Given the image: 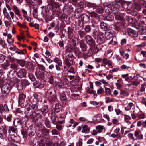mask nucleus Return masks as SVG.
I'll return each instance as SVG.
<instances>
[{
  "label": "nucleus",
  "instance_id": "774afa93",
  "mask_svg": "<svg viewBox=\"0 0 146 146\" xmlns=\"http://www.w3.org/2000/svg\"><path fill=\"white\" fill-rule=\"evenodd\" d=\"M82 140L81 139H79L78 142L76 144V146H82Z\"/></svg>",
  "mask_w": 146,
  "mask_h": 146
},
{
  "label": "nucleus",
  "instance_id": "f704fd0d",
  "mask_svg": "<svg viewBox=\"0 0 146 146\" xmlns=\"http://www.w3.org/2000/svg\"><path fill=\"white\" fill-rule=\"evenodd\" d=\"M87 92L89 94H93V97L96 98L97 96V95L95 94L96 92L88 88L87 90Z\"/></svg>",
  "mask_w": 146,
  "mask_h": 146
},
{
  "label": "nucleus",
  "instance_id": "6e6d98bb",
  "mask_svg": "<svg viewBox=\"0 0 146 146\" xmlns=\"http://www.w3.org/2000/svg\"><path fill=\"white\" fill-rule=\"evenodd\" d=\"M111 136L113 138H119L121 137V136L120 133H113L111 135Z\"/></svg>",
  "mask_w": 146,
  "mask_h": 146
},
{
  "label": "nucleus",
  "instance_id": "4be33fe9",
  "mask_svg": "<svg viewBox=\"0 0 146 146\" xmlns=\"http://www.w3.org/2000/svg\"><path fill=\"white\" fill-rule=\"evenodd\" d=\"M10 64L8 62H6L1 64V67L5 70H7L10 68Z\"/></svg>",
  "mask_w": 146,
  "mask_h": 146
},
{
  "label": "nucleus",
  "instance_id": "5fc2aeb1",
  "mask_svg": "<svg viewBox=\"0 0 146 146\" xmlns=\"http://www.w3.org/2000/svg\"><path fill=\"white\" fill-rule=\"evenodd\" d=\"M103 7L102 6L98 7L96 9V12L98 13H101L103 11Z\"/></svg>",
  "mask_w": 146,
  "mask_h": 146
},
{
  "label": "nucleus",
  "instance_id": "49530a36",
  "mask_svg": "<svg viewBox=\"0 0 146 146\" xmlns=\"http://www.w3.org/2000/svg\"><path fill=\"white\" fill-rule=\"evenodd\" d=\"M29 78L33 82L35 81L36 80V78L34 75L31 73H29L28 75Z\"/></svg>",
  "mask_w": 146,
  "mask_h": 146
},
{
  "label": "nucleus",
  "instance_id": "6e6552de",
  "mask_svg": "<svg viewBox=\"0 0 146 146\" xmlns=\"http://www.w3.org/2000/svg\"><path fill=\"white\" fill-rule=\"evenodd\" d=\"M19 80L17 78H8L7 82L10 85H13L19 81Z\"/></svg>",
  "mask_w": 146,
  "mask_h": 146
},
{
  "label": "nucleus",
  "instance_id": "1a4fd4ad",
  "mask_svg": "<svg viewBox=\"0 0 146 146\" xmlns=\"http://www.w3.org/2000/svg\"><path fill=\"white\" fill-rule=\"evenodd\" d=\"M27 74V72L26 70L24 69H20L17 72V76L20 78H22L26 76Z\"/></svg>",
  "mask_w": 146,
  "mask_h": 146
},
{
  "label": "nucleus",
  "instance_id": "0eeeda50",
  "mask_svg": "<svg viewBox=\"0 0 146 146\" xmlns=\"http://www.w3.org/2000/svg\"><path fill=\"white\" fill-rule=\"evenodd\" d=\"M85 40L87 43L90 46H94L95 44V41L92 37L87 35L85 38Z\"/></svg>",
  "mask_w": 146,
  "mask_h": 146
},
{
  "label": "nucleus",
  "instance_id": "e2e57ef3",
  "mask_svg": "<svg viewBox=\"0 0 146 146\" xmlns=\"http://www.w3.org/2000/svg\"><path fill=\"white\" fill-rule=\"evenodd\" d=\"M93 50L92 49L90 48L88 50V52L87 54L88 56H91L93 54Z\"/></svg>",
  "mask_w": 146,
  "mask_h": 146
},
{
  "label": "nucleus",
  "instance_id": "aec40b11",
  "mask_svg": "<svg viewBox=\"0 0 146 146\" xmlns=\"http://www.w3.org/2000/svg\"><path fill=\"white\" fill-rule=\"evenodd\" d=\"M49 130L46 128H44L41 129L40 133H41V136L44 137L48 133Z\"/></svg>",
  "mask_w": 146,
  "mask_h": 146
},
{
  "label": "nucleus",
  "instance_id": "393cba45",
  "mask_svg": "<svg viewBox=\"0 0 146 146\" xmlns=\"http://www.w3.org/2000/svg\"><path fill=\"white\" fill-rule=\"evenodd\" d=\"M82 133H89L90 128L87 125H85L82 127Z\"/></svg>",
  "mask_w": 146,
  "mask_h": 146
},
{
  "label": "nucleus",
  "instance_id": "a19ab883",
  "mask_svg": "<svg viewBox=\"0 0 146 146\" xmlns=\"http://www.w3.org/2000/svg\"><path fill=\"white\" fill-rule=\"evenodd\" d=\"M89 13L92 17H94L98 19H99V15L96 13L94 12H90Z\"/></svg>",
  "mask_w": 146,
  "mask_h": 146
},
{
  "label": "nucleus",
  "instance_id": "0e129e2a",
  "mask_svg": "<svg viewBox=\"0 0 146 146\" xmlns=\"http://www.w3.org/2000/svg\"><path fill=\"white\" fill-rule=\"evenodd\" d=\"M44 83H39L37 87H36V88H39L40 89H41L44 87Z\"/></svg>",
  "mask_w": 146,
  "mask_h": 146
},
{
  "label": "nucleus",
  "instance_id": "338daca9",
  "mask_svg": "<svg viewBox=\"0 0 146 146\" xmlns=\"http://www.w3.org/2000/svg\"><path fill=\"white\" fill-rule=\"evenodd\" d=\"M66 56L67 59L70 58H71L73 56L72 53L71 52H66Z\"/></svg>",
  "mask_w": 146,
  "mask_h": 146
},
{
  "label": "nucleus",
  "instance_id": "69168bd1",
  "mask_svg": "<svg viewBox=\"0 0 146 146\" xmlns=\"http://www.w3.org/2000/svg\"><path fill=\"white\" fill-rule=\"evenodd\" d=\"M45 124L46 127L48 128H50V122L49 121L47 120H46L45 122Z\"/></svg>",
  "mask_w": 146,
  "mask_h": 146
},
{
  "label": "nucleus",
  "instance_id": "39448f33",
  "mask_svg": "<svg viewBox=\"0 0 146 146\" xmlns=\"http://www.w3.org/2000/svg\"><path fill=\"white\" fill-rule=\"evenodd\" d=\"M11 89V86L9 84L7 83L4 85L1 88V91L3 94L6 96L9 94Z\"/></svg>",
  "mask_w": 146,
  "mask_h": 146
},
{
  "label": "nucleus",
  "instance_id": "58836bf2",
  "mask_svg": "<svg viewBox=\"0 0 146 146\" xmlns=\"http://www.w3.org/2000/svg\"><path fill=\"white\" fill-rule=\"evenodd\" d=\"M81 17L85 22H87L89 19V16L86 14H83L81 16Z\"/></svg>",
  "mask_w": 146,
  "mask_h": 146
},
{
  "label": "nucleus",
  "instance_id": "79ce46f5",
  "mask_svg": "<svg viewBox=\"0 0 146 146\" xmlns=\"http://www.w3.org/2000/svg\"><path fill=\"white\" fill-rule=\"evenodd\" d=\"M68 77L70 80H76V82H79V79L78 76L69 75H68Z\"/></svg>",
  "mask_w": 146,
  "mask_h": 146
},
{
  "label": "nucleus",
  "instance_id": "13d9d810",
  "mask_svg": "<svg viewBox=\"0 0 146 146\" xmlns=\"http://www.w3.org/2000/svg\"><path fill=\"white\" fill-rule=\"evenodd\" d=\"M9 77L8 78H13L15 76V73H14L13 70H10V71H9Z\"/></svg>",
  "mask_w": 146,
  "mask_h": 146
},
{
  "label": "nucleus",
  "instance_id": "6ab92c4d",
  "mask_svg": "<svg viewBox=\"0 0 146 146\" xmlns=\"http://www.w3.org/2000/svg\"><path fill=\"white\" fill-rule=\"evenodd\" d=\"M60 99L64 104H66L67 102V100L66 98V95L64 93H61L60 95Z\"/></svg>",
  "mask_w": 146,
  "mask_h": 146
},
{
  "label": "nucleus",
  "instance_id": "2f4dec72",
  "mask_svg": "<svg viewBox=\"0 0 146 146\" xmlns=\"http://www.w3.org/2000/svg\"><path fill=\"white\" fill-rule=\"evenodd\" d=\"M9 67L11 69L10 70H13L14 73H15L16 71L15 70L17 69L18 65L17 64L13 63Z\"/></svg>",
  "mask_w": 146,
  "mask_h": 146
},
{
  "label": "nucleus",
  "instance_id": "b1692460",
  "mask_svg": "<svg viewBox=\"0 0 146 146\" xmlns=\"http://www.w3.org/2000/svg\"><path fill=\"white\" fill-rule=\"evenodd\" d=\"M74 52L76 56L79 58H82L83 56V53L80 50L78 49H76Z\"/></svg>",
  "mask_w": 146,
  "mask_h": 146
},
{
  "label": "nucleus",
  "instance_id": "dca6fc26",
  "mask_svg": "<svg viewBox=\"0 0 146 146\" xmlns=\"http://www.w3.org/2000/svg\"><path fill=\"white\" fill-rule=\"evenodd\" d=\"M48 111V105H44L41 108L40 110H39V112L40 114L41 112H42V114L45 115Z\"/></svg>",
  "mask_w": 146,
  "mask_h": 146
},
{
  "label": "nucleus",
  "instance_id": "c85d7f7f",
  "mask_svg": "<svg viewBox=\"0 0 146 146\" xmlns=\"http://www.w3.org/2000/svg\"><path fill=\"white\" fill-rule=\"evenodd\" d=\"M105 35L106 38V42H108V40H110L112 38V34H110V33H106L105 34Z\"/></svg>",
  "mask_w": 146,
  "mask_h": 146
},
{
  "label": "nucleus",
  "instance_id": "052dcab7",
  "mask_svg": "<svg viewBox=\"0 0 146 146\" xmlns=\"http://www.w3.org/2000/svg\"><path fill=\"white\" fill-rule=\"evenodd\" d=\"M5 56L3 54H0V62H3L5 60Z\"/></svg>",
  "mask_w": 146,
  "mask_h": 146
},
{
  "label": "nucleus",
  "instance_id": "2eb2a0df",
  "mask_svg": "<svg viewBox=\"0 0 146 146\" xmlns=\"http://www.w3.org/2000/svg\"><path fill=\"white\" fill-rule=\"evenodd\" d=\"M47 95L48 96V97L56 95L55 91L54 88H51L48 89L47 92Z\"/></svg>",
  "mask_w": 146,
  "mask_h": 146
},
{
  "label": "nucleus",
  "instance_id": "20e7f679",
  "mask_svg": "<svg viewBox=\"0 0 146 146\" xmlns=\"http://www.w3.org/2000/svg\"><path fill=\"white\" fill-rule=\"evenodd\" d=\"M9 110L7 105L5 104L3 106L0 107V112L4 117H6L7 115L9 113Z\"/></svg>",
  "mask_w": 146,
  "mask_h": 146
},
{
  "label": "nucleus",
  "instance_id": "f257e3e1",
  "mask_svg": "<svg viewBox=\"0 0 146 146\" xmlns=\"http://www.w3.org/2000/svg\"><path fill=\"white\" fill-rule=\"evenodd\" d=\"M26 110L25 112V117L27 119L29 118L33 121L35 122L36 124L38 126L41 125L43 121L42 116L41 114L38 112L32 111L30 106L25 108Z\"/></svg>",
  "mask_w": 146,
  "mask_h": 146
},
{
  "label": "nucleus",
  "instance_id": "603ef678",
  "mask_svg": "<svg viewBox=\"0 0 146 146\" xmlns=\"http://www.w3.org/2000/svg\"><path fill=\"white\" fill-rule=\"evenodd\" d=\"M74 122V120L73 119H71L68 123L67 126L69 127H71L73 125Z\"/></svg>",
  "mask_w": 146,
  "mask_h": 146
},
{
  "label": "nucleus",
  "instance_id": "3c124183",
  "mask_svg": "<svg viewBox=\"0 0 146 146\" xmlns=\"http://www.w3.org/2000/svg\"><path fill=\"white\" fill-rule=\"evenodd\" d=\"M108 44H115L117 43L116 38L114 37H113L112 38V39L109 42H108Z\"/></svg>",
  "mask_w": 146,
  "mask_h": 146
},
{
  "label": "nucleus",
  "instance_id": "c03bdc74",
  "mask_svg": "<svg viewBox=\"0 0 146 146\" xmlns=\"http://www.w3.org/2000/svg\"><path fill=\"white\" fill-rule=\"evenodd\" d=\"M138 19H140V22L142 24L146 25V17L141 18V16H139V17Z\"/></svg>",
  "mask_w": 146,
  "mask_h": 146
},
{
  "label": "nucleus",
  "instance_id": "7ed1b4c3",
  "mask_svg": "<svg viewBox=\"0 0 146 146\" xmlns=\"http://www.w3.org/2000/svg\"><path fill=\"white\" fill-rule=\"evenodd\" d=\"M93 36L94 37L97 36V42L98 44H102L106 42L104 36L101 35L99 34L97 31H94L93 33Z\"/></svg>",
  "mask_w": 146,
  "mask_h": 146
},
{
  "label": "nucleus",
  "instance_id": "9b49d317",
  "mask_svg": "<svg viewBox=\"0 0 146 146\" xmlns=\"http://www.w3.org/2000/svg\"><path fill=\"white\" fill-rule=\"evenodd\" d=\"M41 96H40L39 95L36 93H35L33 94V95L29 100V102L31 103L35 100L36 102H38Z\"/></svg>",
  "mask_w": 146,
  "mask_h": 146
},
{
  "label": "nucleus",
  "instance_id": "423d86ee",
  "mask_svg": "<svg viewBox=\"0 0 146 146\" xmlns=\"http://www.w3.org/2000/svg\"><path fill=\"white\" fill-rule=\"evenodd\" d=\"M8 138L9 141L12 143H17L20 141L19 137L14 135L10 134Z\"/></svg>",
  "mask_w": 146,
  "mask_h": 146
},
{
  "label": "nucleus",
  "instance_id": "680f3d73",
  "mask_svg": "<svg viewBox=\"0 0 146 146\" xmlns=\"http://www.w3.org/2000/svg\"><path fill=\"white\" fill-rule=\"evenodd\" d=\"M78 34L80 36V37L82 38L85 35V33L84 31L80 30L78 31Z\"/></svg>",
  "mask_w": 146,
  "mask_h": 146
},
{
  "label": "nucleus",
  "instance_id": "8fccbe9b",
  "mask_svg": "<svg viewBox=\"0 0 146 146\" xmlns=\"http://www.w3.org/2000/svg\"><path fill=\"white\" fill-rule=\"evenodd\" d=\"M105 92L106 95L108 96L109 95L111 94V90L109 88L105 87Z\"/></svg>",
  "mask_w": 146,
  "mask_h": 146
},
{
  "label": "nucleus",
  "instance_id": "4d7b16f0",
  "mask_svg": "<svg viewBox=\"0 0 146 146\" xmlns=\"http://www.w3.org/2000/svg\"><path fill=\"white\" fill-rule=\"evenodd\" d=\"M123 116L124 117L125 121L127 123L129 122V120L131 119L130 117L128 115L125 114H124Z\"/></svg>",
  "mask_w": 146,
  "mask_h": 146
},
{
  "label": "nucleus",
  "instance_id": "de8ad7c7",
  "mask_svg": "<svg viewBox=\"0 0 146 146\" xmlns=\"http://www.w3.org/2000/svg\"><path fill=\"white\" fill-rule=\"evenodd\" d=\"M74 14L75 17L76 18L78 19L81 16V15H80L79 12L78 11V10L77 9H76L74 11Z\"/></svg>",
  "mask_w": 146,
  "mask_h": 146
},
{
  "label": "nucleus",
  "instance_id": "72a5a7b5",
  "mask_svg": "<svg viewBox=\"0 0 146 146\" xmlns=\"http://www.w3.org/2000/svg\"><path fill=\"white\" fill-rule=\"evenodd\" d=\"M48 97L49 102L51 104L54 103L56 100V95Z\"/></svg>",
  "mask_w": 146,
  "mask_h": 146
},
{
  "label": "nucleus",
  "instance_id": "a18cd8bd",
  "mask_svg": "<svg viewBox=\"0 0 146 146\" xmlns=\"http://www.w3.org/2000/svg\"><path fill=\"white\" fill-rule=\"evenodd\" d=\"M92 25L91 26L95 29H97L98 28V24L94 20H93L91 21Z\"/></svg>",
  "mask_w": 146,
  "mask_h": 146
},
{
  "label": "nucleus",
  "instance_id": "f3484780",
  "mask_svg": "<svg viewBox=\"0 0 146 146\" xmlns=\"http://www.w3.org/2000/svg\"><path fill=\"white\" fill-rule=\"evenodd\" d=\"M134 135L136 137V140H141L143 138V134H140L138 130H136L134 133Z\"/></svg>",
  "mask_w": 146,
  "mask_h": 146
},
{
  "label": "nucleus",
  "instance_id": "cd10ccee",
  "mask_svg": "<svg viewBox=\"0 0 146 146\" xmlns=\"http://www.w3.org/2000/svg\"><path fill=\"white\" fill-rule=\"evenodd\" d=\"M80 46L82 51L84 52L87 49L86 45L83 42H81L80 43Z\"/></svg>",
  "mask_w": 146,
  "mask_h": 146
},
{
  "label": "nucleus",
  "instance_id": "9d476101",
  "mask_svg": "<svg viewBox=\"0 0 146 146\" xmlns=\"http://www.w3.org/2000/svg\"><path fill=\"white\" fill-rule=\"evenodd\" d=\"M31 144L33 146H44V144L41 143V141H38L36 138L31 140Z\"/></svg>",
  "mask_w": 146,
  "mask_h": 146
},
{
  "label": "nucleus",
  "instance_id": "a878e982",
  "mask_svg": "<svg viewBox=\"0 0 146 146\" xmlns=\"http://www.w3.org/2000/svg\"><path fill=\"white\" fill-rule=\"evenodd\" d=\"M51 119L52 123L54 124H56L58 123V118L55 115L52 116L51 118Z\"/></svg>",
  "mask_w": 146,
  "mask_h": 146
},
{
  "label": "nucleus",
  "instance_id": "412c9836",
  "mask_svg": "<svg viewBox=\"0 0 146 146\" xmlns=\"http://www.w3.org/2000/svg\"><path fill=\"white\" fill-rule=\"evenodd\" d=\"M12 9L15 14L19 16H20V12L18 7L15 5H14L12 6Z\"/></svg>",
  "mask_w": 146,
  "mask_h": 146
},
{
  "label": "nucleus",
  "instance_id": "473e14b6",
  "mask_svg": "<svg viewBox=\"0 0 146 146\" xmlns=\"http://www.w3.org/2000/svg\"><path fill=\"white\" fill-rule=\"evenodd\" d=\"M123 25V23L122 22H117L115 23L114 26L117 30L119 29Z\"/></svg>",
  "mask_w": 146,
  "mask_h": 146
},
{
  "label": "nucleus",
  "instance_id": "bf43d9fd",
  "mask_svg": "<svg viewBox=\"0 0 146 146\" xmlns=\"http://www.w3.org/2000/svg\"><path fill=\"white\" fill-rule=\"evenodd\" d=\"M91 30L90 26L89 25H87L85 26V31L86 32H90Z\"/></svg>",
  "mask_w": 146,
  "mask_h": 146
},
{
  "label": "nucleus",
  "instance_id": "864d4df0",
  "mask_svg": "<svg viewBox=\"0 0 146 146\" xmlns=\"http://www.w3.org/2000/svg\"><path fill=\"white\" fill-rule=\"evenodd\" d=\"M105 18L106 20L108 21H111L113 19L114 17L111 15L109 14L106 16L105 17Z\"/></svg>",
  "mask_w": 146,
  "mask_h": 146
},
{
  "label": "nucleus",
  "instance_id": "c9c22d12",
  "mask_svg": "<svg viewBox=\"0 0 146 146\" xmlns=\"http://www.w3.org/2000/svg\"><path fill=\"white\" fill-rule=\"evenodd\" d=\"M96 129L98 133H100L102 132L103 130L105 128L104 126L99 125L96 126Z\"/></svg>",
  "mask_w": 146,
  "mask_h": 146
},
{
  "label": "nucleus",
  "instance_id": "ea45409f",
  "mask_svg": "<svg viewBox=\"0 0 146 146\" xmlns=\"http://www.w3.org/2000/svg\"><path fill=\"white\" fill-rule=\"evenodd\" d=\"M134 106V104L132 102H130L128 103V106L125 107V110L126 111H128L131 110L132 107Z\"/></svg>",
  "mask_w": 146,
  "mask_h": 146
},
{
  "label": "nucleus",
  "instance_id": "5701e85b",
  "mask_svg": "<svg viewBox=\"0 0 146 146\" xmlns=\"http://www.w3.org/2000/svg\"><path fill=\"white\" fill-rule=\"evenodd\" d=\"M110 5H108V6H106L104 8L105 9V11L106 13L107 14H109L110 13V12L112 11L113 12V10H115V11L116 9L114 8H113V9H112L110 8Z\"/></svg>",
  "mask_w": 146,
  "mask_h": 146
},
{
  "label": "nucleus",
  "instance_id": "c756f323",
  "mask_svg": "<svg viewBox=\"0 0 146 146\" xmlns=\"http://www.w3.org/2000/svg\"><path fill=\"white\" fill-rule=\"evenodd\" d=\"M21 84L24 86H28L29 85L30 83L26 79H22L21 80Z\"/></svg>",
  "mask_w": 146,
  "mask_h": 146
},
{
  "label": "nucleus",
  "instance_id": "4468645a",
  "mask_svg": "<svg viewBox=\"0 0 146 146\" xmlns=\"http://www.w3.org/2000/svg\"><path fill=\"white\" fill-rule=\"evenodd\" d=\"M7 133V129L6 127L0 129V137L1 138L4 139L6 136Z\"/></svg>",
  "mask_w": 146,
  "mask_h": 146
},
{
  "label": "nucleus",
  "instance_id": "09e8293b",
  "mask_svg": "<svg viewBox=\"0 0 146 146\" xmlns=\"http://www.w3.org/2000/svg\"><path fill=\"white\" fill-rule=\"evenodd\" d=\"M120 94L122 95L125 96H128L129 94L128 92L124 90H121Z\"/></svg>",
  "mask_w": 146,
  "mask_h": 146
},
{
  "label": "nucleus",
  "instance_id": "37998d69",
  "mask_svg": "<svg viewBox=\"0 0 146 146\" xmlns=\"http://www.w3.org/2000/svg\"><path fill=\"white\" fill-rule=\"evenodd\" d=\"M8 131L9 133L10 134H11L12 132L16 133L17 132V129L13 127H9V128Z\"/></svg>",
  "mask_w": 146,
  "mask_h": 146
},
{
  "label": "nucleus",
  "instance_id": "f8f14e48",
  "mask_svg": "<svg viewBox=\"0 0 146 146\" xmlns=\"http://www.w3.org/2000/svg\"><path fill=\"white\" fill-rule=\"evenodd\" d=\"M127 31L129 35L132 37H136L138 34L136 31L130 28H128Z\"/></svg>",
  "mask_w": 146,
  "mask_h": 146
},
{
  "label": "nucleus",
  "instance_id": "bb28decb",
  "mask_svg": "<svg viewBox=\"0 0 146 146\" xmlns=\"http://www.w3.org/2000/svg\"><path fill=\"white\" fill-rule=\"evenodd\" d=\"M35 74L37 78L41 79L44 77V73L43 72H38L37 70L35 72Z\"/></svg>",
  "mask_w": 146,
  "mask_h": 146
},
{
  "label": "nucleus",
  "instance_id": "7c9ffc66",
  "mask_svg": "<svg viewBox=\"0 0 146 146\" xmlns=\"http://www.w3.org/2000/svg\"><path fill=\"white\" fill-rule=\"evenodd\" d=\"M38 104L37 103L35 104H33L31 106L32 109L34 110H37L38 112H39V110H38Z\"/></svg>",
  "mask_w": 146,
  "mask_h": 146
},
{
  "label": "nucleus",
  "instance_id": "4c0bfd02",
  "mask_svg": "<svg viewBox=\"0 0 146 146\" xmlns=\"http://www.w3.org/2000/svg\"><path fill=\"white\" fill-rule=\"evenodd\" d=\"M56 111L58 112L60 111L62 109V107L59 104H56L55 106Z\"/></svg>",
  "mask_w": 146,
  "mask_h": 146
},
{
  "label": "nucleus",
  "instance_id": "e433bc0d",
  "mask_svg": "<svg viewBox=\"0 0 146 146\" xmlns=\"http://www.w3.org/2000/svg\"><path fill=\"white\" fill-rule=\"evenodd\" d=\"M41 141L42 143L44 144V146L45 145V144L46 145L51 141L50 139L46 138H44L43 139H41Z\"/></svg>",
  "mask_w": 146,
  "mask_h": 146
},
{
  "label": "nucleus",
  "instance_id": "ddd939ff",
  "mask_svg": "<svg viewBox=\"0 0 146 146\" xmlns=\"http://www.w3.org/2000/svg\"><path fill=\"white\" fill-rule=\"evenodd\" d=\"M115 10H113V13L115 16V19L117 20L122 21L123 20V17L119 14L118 10L117 8H114Z\"/></svg>",
  "mask_w": 146,
  "mask_h": 146
},
{
  "label": "nucleus",
  "instance_id": "a211bd4d",
  "mask_svg": "<svg viewBox=\"0 0 146 146\" xmlns=\"http://www.w3.org/2000/svg\"><path fill=\"white\" fill-rule=\"evenodd\" d=\"M136 81H133L131 84L129 85V88H136V87L139 84L140 82L139 81H138V79L135 78Z\"/></svg>",
  "mask_w": 146,
  "mask_h": 146
},
{
  "label": "nucleus",
  "instance_id": "f03ea898",
  "mask_svg": "<svg viewBox=\"0 0 146 146\" xmlns=\"http://www.w3.org/2000/svg\"><path fill=\"white\" fill-rule=\"evenodd\" d=\"M26 95L23 93H19V102L21 107H25V108L28 106H30V105L28 103H26L25 101L26 98Z\"/></svg>",
  "mask_w": 146,
  "mask_h": 146
}]
</instances>
